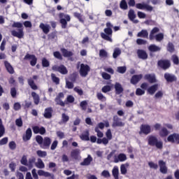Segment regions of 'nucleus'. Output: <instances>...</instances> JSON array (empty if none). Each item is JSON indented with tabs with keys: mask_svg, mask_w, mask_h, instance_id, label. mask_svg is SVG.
Segmentation results:
<instances>
[{
	"mask_svg": "<svg viewBox=\"0 0 179 179\" xmlns=\"http://www.w3.org/2000/svg\"><path fill=\"white\" fill-rule=\"evenodd\" d=\"M12 27L17 28L16 30L11 31V35L13 37H17V38H23L24 37V32L23 31V24L20 22H14L12 24Z\"/></svg>",
	"mask_w": 179,
	"mask_h": 179,
	"instance_id": "f257e3e1",
	"label": "nucleus"
},
{
	"mask_svg": "<svg viewBox=\"0 0 179 179\" xmlns=\"http://www.w3.org/2000/svg\"><path fill=\"white\" fill-rule=\"evenodd\" d=\"M149 146H155L157 149H163V141H159L156 136L150 135L148 137Z\"/></svg>",
	"mask_w": 179,
	"mask_h": 179,
	"instance_id": "f03ea898",
	"label": "nucleus"
},
{
	"mask_svg": "<svg viewBox=\"0 0 179 179\" xmlns=\"http://www.w3.org/2000/svg\"><path fill=\"white\" fill-rule=\"evenodd\" d=\"M59 23L62 24V29H66L68 26V22H71V16L64 13L59 14Z\"/></svg>",
	"mask_w": 179,
	"mask_h": 179,
	"instance_id": "7ed1b4c3",
	"label": "nucleus"
},
{
	"mask_svg": "<svg viewBox=\"0 0 179 179\" xmlns=\"http://www.w3.org/2000/svg\"><path fill=\"white\" fill-rule=\"evenodd\" d=\"M104 32L101 33V37L103 40H106V41H110L113 43V39L111 36H113V29L111 28H105L103 29Z\"/></svg>",
	"mask_w": 179,
	"mask_h": 179,
	"instance_id": "20e7f679",
	"label": "nucleus"
},
{
	"mask_svg": "<svg viewBox=\"0 0 179 179\" xmlns=\"http://www.w3.org/2000/svg\"><path fill=\"white\" fill-rule=\"evenodd\" d=\"M157 66L163 71H167L171 66V62L169 59H160L157 62Z\"/></svg>",
	"mask_w": 179,
	"mask_h": 179,
	"instance_id": "39448f33",
	"label": "nucleus"
},
{
	"mask_svg": "<svg viewBox=\"0 0 179 179\" xmlns=\"http://www.w3.org/2000/svg\"><path fill=\"white\" fill-rule=\"evenodd\" d=\"M90 71V66L87 64H81L80 68V75L83 78H86Z\"/></svg>",
	"mask_w": 179,
	"mask_h": 179,
	"instance_id": "423d86ee",
	"label": "nucleus"
},
{
	"mask_svg": "<svg viewBox=\"0 0 179 179\" xmlns=\"http://www.w3.org/2000/svg\"><path fill=\"white\" fill-rule=\"evenodd\" d=\"M52 69L55 72H59L62 75H66L68 73V69H66V67L64 64H61L60 66L54 65L52 66Z\"/></svg>",
	"mask_w": 179,
	"mask_h": 179,
	"instance_id": "0eeeda50",
	"label": "nucleus"
},
{
	"mask_svg": "<svg viewBox=\"0 0 179 179\" xmlns=\"http://www.w3.org/2000/svg\"><path fill=\"white\" fill-rule=\"evenodd\" d=\"M152 132V127L149 124H141L140 127L139 135H149Z\"/></svg>",
	"mask_w": 179,
	"mask_h": 179,
	"instance_id": "6e6552de",
	"label": "nucleus"
},
{
	"mask_svg": "<svg viewBox=\"0 0 179 179\" xmlns=\"http://www.w3.org/2000/svg\"><path fill=\"white\" fill-rule=\"evenodd\" d=\"M167 141L170 143H176V145H179V134L173 133L172 134H170L167 137Z\"/></svg>",
	"mask_w": 179,
	"mask_h": 179,
	"instance_id": "1a4fd4ad",
	"label": "nucleus"
},
{
	"mask_svg": "<svg viewBox=\"0 0 179 179\" xmlns=\"http://www.w3.org/2000/svg\"><path fill=\"white\" fill-rule=\"evenodd\" d=\"M112 127L113 128H115L117 127H125V123L121 121V118H120L118 115H114Z\"/></svg>",
	"mask_w": 179,
	"mask_h": 179,
	"instance_id": "9d476101",
	"label": "nucleus"
},
{
	"mask_svg": "<svg viewBox=\"0 0 179 179\" xmlns=\"http://www.w3.org/2000/svg\"><path fill=\"white\" fill-rule=\"evenodd\" d=\"M164 78L168 83H173V82H177V76L170 73H165L164 75Z\"/></svg>",
	"mask_w": 179,
	"mask_h": 179,
	"instance_id": "9b49d317",
	"label": "nucleus"
},
{
	"mask_svg": "<svg viewBox=\"0 0 179 179\" xmlns=\"http://www.w3.org/2000/svg\"><path fill=\"white\" fill-rule=\"evenodd\" d=\"M24 59L25 61L27 59H31V61H30L31 66H36V64H37V57H36V55H30V54L27 53L24 56Z\"/></svg>",
	"mask_w": 179,
	"mask_h": 179,
	"instance_id": "f8f14e48",
	"label": "nucleus"
},
{
	"mask_svg": "<svg viewBox=\"0 0 179 179\" xmlns=\"http://www.w3.org/2000/svg\"><path fill=\"white\" fill-rule=\"evenodd\" d=\"M37 79H38V76H33L32 78H29L27 80L28 85L32 90H37L38 89V87L34 83V80H37Z\"/></svg>",
	"mask_w": 179,
	"mask_h": 179,
	"instance_id": "ddd939ff",
	"label": "nucleus"
},
{
	"mask_svg": "<svg viewBox=\"0 0 179 179\" xmlns=\"http://www.w3.org/2000/svg\"><path fill=\"white\" fill-rule=\"evenodd\" d=\"M136 8L137 9H146V10H148V12H152V10H153V7L152 6H150L148 4H145V3H136Z\"/></svg>",
	"mask_w": 179,
	"mask_h": 179,
	"instance_id": "4468645a",
	"label": "nucleus"
},
{
	"mask_svg": "<svg viewBox=\"0 0 179 179\" xmlns=\"http://www.w3.org/2000/svg\"><path fill=\"white\" fill-rule=\"evenodd\" d=\"M143 78V75L142 74L134 75L130 80V83H131V85H138Z\"/></svg>",
	"mask_w": 179,
	"mask_h": 179,
	"instance_id": "2eb2a0df",
	"label": "nucleus"
},
{
	"mask_svg": "<svg viewBox=\"0 0 179 179\" xmlns=\"http://www.w3.org/2000/svg\"><path fill=\"white\" fill-rule=\"evenodd\" d=\"M31 136H33L31 129L28 128L25 131V134L22 136V140L24 142H27V141H30V139H31Z\"/></svg>",
	"mask_w": 179,
	"mask_h": 179,
	"instance_id": "dca6fc26",
	"label": "nucleus"
},
{
	"mask_svg": "<svg viewBox=\"0 0 179 179\" xmlns=\"http://www.w3.org/2000/svg\"><path fill=\"white\" fill-rule=\"evenodd\" d=\"M158 164L159 166V171L162 174H167V166H166V162L163 160H159L158 162Z\"/></svg>",
	"mask_w": 179,
	"mask_h": 179,
	"instance_id": "f3484780",
	"label": "nucleus"
},
{
	"mask_svg": "<svg viewBox=\"0 0 179 179\" xmlns=\"http://www.w3.org/2000/svg\"><path fill=\"white\" fill-rule=\"evenodd\" d=\"M51 145V138L50 137H45L41 148L42 149H49Z\"/></svg>",
	"mask_w": 179,
	"mask_h": 179,
	"instance_id": "a211bd4d",
	"label": "nucleus"
},
{
	"mask_svg": "<svg viewBox=\"0 0 179 179\" xmlns=\"http://www.w3.org/2000/svg\"><path fill=\"white\" fill-rule=\"evenodd\" d=\"M128 17L129 20L133 22V23H136V24L139 23V20H135V18L136 17V14H135V10L132 9L129 10L128 13Z\"/></svg>",
	"mask_w": 179,
	"mask_h": 179,
	"instance_id": "6ab92c4d",
	"label": "nucleus"
},
{
	"mask_svg": "<svg viewBox=\"0 0 179 179\" xmlns=\"http://www.w3.org/2000/svg\"><path fill=\"white\" fill-rule=\"evenodd\" d=\"M52 108L48 107L45 109V112L43 113V117L47 120H50V118H52V113H53Z\"/></svg>",
	"mask_w": 179,
	"mask_h": 179,
	"instance_id": "aec40b11",
	"label": "nucleus"
},
{
	"mask_svg": "<svg viewBox=\"0 0 179 179\" xmlns=\"http://www.w3.org/2000/svg\"><path fill=\"white\" fill-rule=\"evenodd\" d=\"M90 132L89 131L88 129H87L80 135V139L84 141H90Z\"/></svg>",
	"mask_w": 179,
	"mask_h": 179,
	"instance_id": "412c9836",
	"label": "nucleus"
},
{
	"mask_svg": "<svg viewBox=\"0 0 179 179\" xmlns=\"http://www.w3.org/2000/svg\"><path fill=\"white\" fill-rule=\"evenodd\" d=\"M4 66L8 73L10 75H13V73H15V69H13V66H12V64L9 63V62L6 60L4 61Z\"/></svg>",
	"mask_w": 179,
	"mask_h": 179,
	"instance_id": "4be33fe9",
	"label": "nucleus"
},
{
	"mask_svg": "<svg viewBox=\"0 0 179 179\" xmlns=\"http://www.w3.org/2000/svg\"><path fill=\"white\" fill-rule=\"evenodd\" d=\"M144 79L148 80L149 83H156V76L155 74H145L144 76Z\"/></svg>",
	"mask_w": 179,
	"mask_h": 179,
	"instance_id": "5701e85b",
	"label": "nucleus"
},
{
	"mask_svg": "<svg viewBox=\"0 0 179 179\" xmlns=\"http://www.w3.org/2000/svg\"><path fill=\"white\" fill-rule=\"evenodd\" d=\"M60 51L64 58H71V57H73V52L72 51L67 50L64 48H61Z\"/></svg>",
	"mask_w": 179,
	"mask_h": 179,
	"instance_id": "b1692460",
	"label": "nucleus"
},
{
	"mask_svg": "<svg viewBox=\"0 0 179 179\" xmlns=\"http://www.w3.org/2000/svg\"><path fill=\"white\" fill-rule=\"evenodd\" d=\"M137 55L140 59H148V53L144 50L138 49L137 50Z\"/></svg>",
	"mask_w": 179,
	"mask_h": 179,
	"instance_id": "393cba45",
	"label": "nucleus"
},
{
	"mask_svg": "<svg viewBox=\"0 0 179 179\" xmlns=\"http://www.w3.org/2000/svg\"><path fill=\"white\" fill-rule=\"evenodd\" d=\"M114 87L115 94H121V93L124 92V88L122 87V85L120 83H115Z\"/></svg>",
	"mask_w": 179,
	"mask_h": 179,
	"instance_id": "a878e982",
	"label": "nucleus"
},
{
	"mask_svg": "<svg viewBox=\"0 0 179 179\" xmlns=\"http://www.w3.org/2000/svg\"><path fill=\"white\" fill-rule=\"evenodd\" d=\"M39 27L45 34H48L51 29L50 24H45L44 23H41Z\"/></svg>",
	"mask_w": 179,
	"mask_h": 179,
	"instance_id": "bb28decb",
	"label": "nucleus"
},
{
	"mask_svg": "<svg viewBox=\"0 0 179 179\" xmlns=\"http://www.w3.org/2000/svg\"><path fill=\"white\" fill-rule=\"evenodd\" d=\"M127 160V155L124 153H120L117 156H115L114 162L118 163V162H125Z\"/></svg>",
	"mask_w": 179,
	"mask_h": 179,
	"instance_id": "cd10ccee",
	"label": "nucleus"
},
{
	"mask_svg": "<svg viewBox=\"0 0 179 179\" xmlns=\"http://www.w3.org/2000/svg\"><path fill=\"white\" fill-rule=\"evenodd\" d=\"M169 134L170 131L166 127L161 128V130L159 131V135L161 138H166V136H169Z\"/></svg>",
	"mask_w": 179,
	"mask_h": 179,
	"instance_id": "c85d7f7f",
	"label": "nucleus"
},
{
	"mask_svg": "<svg viewBox=\"0 0 179 179\" xmlns=\"http://www.w3.org/2000/svg\"><path fill=\"white\" fill-rule=\"evenodd\" d=\"M93 162V158L91 155H88L87 158L84 159L83 162L80 163V166H90Z\"/></svg>",
	"mask_w": 179,
	"mask_h": 179,
	"instance_id": "c756f323",
	"label": "nucleus"
},
{
	"mask_svg": "<svg viewBox=\"0 0 179 179\" xmlns=\"http://www.w3.org/2000/svg\"><path fill=\"white\" fill-rule=\"evenodd\" d=\"M159 88V85L157 84H155L150 87L148 90L147 92L149 94H153L154 93H156V91Z\"/></svg>",
	"mask_w": 179,
	"mask_h": 179,
	"instance_id": "7c9ffc66",
	"label": "nucleus"
},
{
	"mask_svg": "<svg viewBox=\"0 0 179 179\" xmlns=\"http://www.w3.org/2000/svg\"><path fill=\"white\" fill-rule=\"evenodd\" d=\"M79 149L73 150L71 152V157L74 159V160H78V159H79Z\"/></svg>",
	"mask_w": 179,
	"mask_h": 179,
	"instance_id": "2f4dec72",
	"label": "nucleus"
},
{
	"mask_svg": "<svg viewBox=\"0 0 179 179\" xmlns=\"http://www.w3.org/2000/svg\"><path fill=\"white\" fill-rule=\"evenodd\" d=\"M137 37H143V38H148L149 37V33L145 29H142L138 33Z\"/></svg>",
	"mask_w": 179,
	"mask_h": 179,
	"instance_id": "473e14b6",
	"label": "nucleus"
},
{
	"mask_svg": "<svg viewBox=\"0 0 179 179\" xmlns=\"http://www.w3.org/2000/svg\"><path fill=\"white\" fill-rule=\"evenodd\" d=\"M31 96L33 97L34 104H36V106L38 105V103H40V96H38V94H37V93H36L35 92H32Z\"/></svg>",
	"mask_w": 179,
	"mask_h": 179,
	"instance_id": "72a5a7b5",
	"label": "nucleus"
},
{
	"mask_svg": "<svg viewBox=\"0 0 179 179\" xmlns=\"http://www.w3.org/2000/svg\"><path fill=\"white\" fill-rule=\"evenodd\" d=\"M148 50L150 52H157V51H160L161 48L156 45H150L148 47Z\"/></svg>",
	"mask_w": 179,
	"mask_h": 179,
	"instance_id": "f704fd0d",
	"label": "nucleus"
},
{
	"mask_svg": "<svg viewBox=\"0 0 179 179\" xmlns=\"http://www.w3.org/2000/svg\"><path fill=\"white\" fill-rule=\"evenodd\" d=\"M112 174L115 179H119L120 171L118 170V167L115 166L112 170Z\"/></svg>",
	"mask_w": 179,
	"mask_h": 179,
	"instance_id": "c9c22d12",
	"label": "nucleus"
},
{
	"mask_svg": "<svg viewBox=\"0 0 179 179\" xmlns=\"http://www.w3.org/2000/svg\"><path fill=\"white\" fill-rule=\"evenodd\" d=\"M38 176H40L41 177H51V173H50L49 172H45L43 170H38Z\"/></svg>",
	"mask_w": 179,
	"mask_h": 179,
	"instance_id": "e433bc0d",
	"label": "nucleus"
},
{
	"mask_svg": "<svg viewBox=\"0 0 179 179\" xmlns=\"http://www.w3.org/2000/svg\"><path fill=\"white\" fill-rule=\"evenodd\" d=\"M120 8L123 10H127V9H128V3H127V1L122 0L120 3Z\"/></svg>",
	"mask_w": 179,
	"mask_h": 179,
	"instance_id": "4c0bfd02",
	"label": "nucleus"
},
{
	"mask_svg": "<svg viewBox=\"0 0 179 179\" xmlns=\"http://www.w3.org/2000/svg\"><path fill=\"white\" fill-rule=\"evenodd\" d=\"M171 61L174 65H179V57L177 55H173L171 56Z\"/></svg>",
	"mask_w": 179,
	"mask_h": 179,
	"instance_id": "58836bf2",
	"label": "nucleus"
},
{
	"mask_svg": "<svg viewBox=\"0 0 179 179\" xmlns=\"http://www.w3.org/2000/svg\"><path fill=\"white\" fill-rule=\"evenodd\" d=\"M34 163H36V157H32L29 158L28 160V167H29V169H33V164H34Z\"/></svg>",
	"mask_w": 179,
	"mask_h": 179,
	"instance_id": "ea45409f",
	"label": "nucleus"
},
{
	"mask_svg": "<svg viewBox=\"0 0 179 179\" xmlns=\"http://www.w3.org/2000/svg\"><path fill=\"white\" fill-rule=\"evenodd\" d=\"M53 56L55 57V58L59 59V61H62L64 59V58L62 57V55L61 54V52H59V51L54 52Z\"/></svg>",
	"mask_w": 179,
	"mask_h": 179,
	"instance_id": "a19ab883",
	"label": "nucleus"
},
{
	"mask_svg": "<svg viewBox=\"0 0 179 179\" xmlns=\"http://www.w3.org/2000/svg\"><path fill=\"white\" fill-rule=\"evenodd\" d=\"M5 135V127L2 124V119L0 118V138H2Z\"/></svg>",
	"mask_w": 179,
	"mask_h": 179,
	"instance_id": "79ce46f5",
	"label": "nucleus"
},
{
	"mask_svg": "<svg viewBox=\"0 0 179 179\" xmlns=\"http://www.w3.org/2000/svg\"><path fill=\"white\" fill-rule=\"evenodd\" d=\"M55 103L57 104V106H61V107H65V102H63L61 98H58V96H56L55 99Z\"/></svg>",
	"mask_w": 179,
	"mask_h": 179,
	"instance_id": "37998d69",
	"label": "nucleus"
},
{
	"mask_svg": "<svg viewBox=\"0 0 179 179\" xmlns=\"http://www.w3.org/2000/svg\"><path fill=\"white\" fill-rule=\"evenodd\" d=\"M42 66L43 68H48L50 66V61L45 57L42 59Z\"/></svg>",
	"mask_w": 179,
	"mask_h": 179,
	"instance_id": "c03bdc74",
	"label": "nucleus"
},
{
	"mask_svg": "<svg viewBox=\"0 0 179 179\" xmlns=\"http://www.w3.org/2000/svg\"><path fill=\"white\" fill-rule=\"evenodd\" d=\"M96 97L100 101H106L107 100V98H106V96H104L101 92H98L96 94Z\"/></svg>",
	"mask_w": 179,
	"mask_h": 179,
	"instance_id": "a18cd8bd",
	"label": "nucleus"
},
{
	"mask_svg": "<svg viewBox=\"0 0 179 179\" xmlns=\"http://www.w3.org/2000/svg\"><path fill=\"white\" fill-rule=\"evenodd\" d=\"M38 169H44L45 167V164L41 159H38V163L36 164Z\"/></svg>",
	"mask_w": 179,
	"mask_h": 179,
	"instance_id": "49530a36",
	"label": "nucleus"
},
{
	"mask_svg": "<svg viewBox=\"0 0 179 179\" xmlns=\"http://www.w3.org/2000/svg\"><path fill=\"white\" fill-rule=\"evenodd\" d=\"M176 49L174 48V44H173V43L171 42H169L167 45V51H169V52L172 53Z\"/></svg>",
	"mask_w": 179,
	"mask_h": 179,
	"instance_id": "de8ad7c7",
	"label": "nucleus"
},
{
	"mask_svg": "<svg viewBox=\"0 0 179 179\" xmlns=\"http://www.w3.org/2000/svg\"><path fill=\"white\" fill-rule=\"evenodd\" d=\"M50 76H51L52 80V82H54V83H55L56 85H59V78L56 77L55 74H54V73H51Z\"/></svg>",
	"mask_w": 179,
	"mask_h": 179,
	"instance_id": "09e8293b",
	"label": "nucleus"
},
{
	"mask_svg": "<svg viewBox=\"0 0 179 179\" xmlns=\"http://www.w3.org/2000/svg\"><path fill=\"white\" fill-rule=\"evenodd\" d=\"M121 55V50H120V48H117L115 49L113 54V58H118V56Z\"/></svg>",
	"mask_w": 179,
	"mask_h": 179,
	"instance_id": "8fccbe9b",
	"label": "nucleus"
},
{
	"mask_svg": "<svg viewBox=\"0 0 179 179\" xmlns=\"http://www.w3.org/2000/svg\"><path fill=\"white\" fill-rule=\"evenodd\" d=\"M108 55V54L105 50L101 49L99 50V57H101V58H107Z\"/></svg>",
	"mask_w": 179,
	"mask_h": 179,
	"instance_id": "3c124183",
	"label": "nucleus"
},
{
	"mask_svg": "<svg viewBox=\"0 0 179 179\" xmlns=\"http://www.w3.org/2000/svg\"><path fill=\"white\" fill-rule=\"evenodd\" d=\"M101 92L103 93H108V92H111V86L110 85H105L102 87Z\"/></svg>",
	"mask_w": 179,
	"mask_h": 179,
	"instance_id": "603ef678",
	"label": "nucleus"
},
{
	"mask_svg": "<svg viewBox=\"0 0 179 179\" xmlns=\"http://www.w3.org/2000/svg\"><path fill=\"white\" fill-rule=\"evenodd\" d=\"M36 141L37 143H38V145H40V147L41 148V145H43V142L44 141V138H43V136H36Z\"/></svg>",
	"mask_w": 179,
	"mask_h": 179,
	"instance_id": "864d4df0",
	"label": "nucleus"
},
{
	"mask_svg": "<svg viewBox=\"0 0 179 179\" xmlns=\"http://www.w3.org/2000/svg\"><path fill=\"white\" fill-rule=\"evenodd\" d=\"M164 38V34L159 33L155 36V40L157 41H162Z\"/></svg>",
	"mask_w": 179,
	"mask_h": 179,
	"instance_id": "5fc2aeb1",
	"label": "nucleus"
},
{
	"mask_svg": "<svg viewBox=\"0 0 179 179\" xmlns=\"http://www.w3.org/2000/svg\"><path fill=\"white\" fill-rule=\"evenodd\" d=\"M21 164H23V166H28L27 163V157L26 155H23L21 160H20Z\"/></svg>",
	"mask_w": 179,
	"mask_h": 179,
	"instance_id": "6e6d98bb",
	"label": "nucleus"
},
{
	"mask_svg": "<svg viewBox=\"0 0 179 179\" xmlns=\"http://www.w3.org/2000/svg\"><path fill=\"white\" fill-rule=\"evenodd\" d=\"M17 94V91L16 90L15 87H12L10 89V95L13 99H15L16 95Z\"/></svg>",
	"mask_w": 179,
	"mask_h": 179,
	"instance_id": "4d7b16f0",
	"label": "nucleus"
},
{
	"mask_svg": "<svg viewBox=\"0 0 179 179\" xmlns=\"http://www.w3.org/2000/svg\"><path fill=\"white\" fill-rule=\"evenodd\" d=\"M36 154L38 155V157H45V156H47V152L42 150L36 151Z\"/></svg>",
	"mask_w": 179,
	"mask_h": 179,
	"instance_id": "13d9d810",
	"label": "nucleus"
},
{
	"mask_svg": "<svg viewBox=\"0 0 179 179\" xmlns=\"http://www.w3.org/2000/svg\"><path fill=\"white\" fill-rule=\"evenodd\" d=\"M101 76L105 80H110L111 79V76L106 72H103Z\"/></svg>",
	"mask_w": 179,
	"mask_h": 179,
	"instance_id": "bf43d9fd",
	"label": "nucleus"
},
{
	"mask_svg": "<svg viewBox=\"0 0 179 179\" xmlns=\"http://www.w3.org/2000/svg\"><path fill=\"white\" fill-rule=\"evenodd\" d=\"M117 71L119 73H125L127 72V66H119Z\"/></svg>",
	"mask_w": 179,
	"mask_h": 179,
	"instance_id": "052dcab7",
	"label": "nucleus"
},
{
	"mask_svg": "<svg viewBox=\"0 0 179 179\" xmlns=\"http://www.w3.org/2000/svg\"><path fill=\"white\" fill-rule=\"evenodd\" d=\"M48 37H49V39H50V40H55V38H57V31H55L50 33V34L48 35Z\"/></svg>",
	"mask_w": 179,
	"mask_h": 179,
	"instance_id": "680f3d73",
	"label": "nucleus"
},
{
	"mask_svg": "<svg viewBox=\"0 0 179 179\" xmlns=\"http://www.w3.org/2000/svg\"><path fill=\"white\" fill-rule=\"evenodd\" d=\"M8 148L10 150H15L16 149V143L15 141H10L8 143Z\"/></svg>",
	"mask_w": 179,
	"mask_h": 179,
	"instance_id": "e2e57ef3",
	"label": "nucleus"
},
{
	"mask_svg": "<svg viewBox=\"0 0 179 179\" xmlns=\"http://www.w3.org/2000/svg\"><path fill=\"white\" fill-rule=\"evenodd\" d=\"M80 106L81 107L82 110H86V108H87V101H81L80 103Z\"/></svg>",
	"mask_w": 179,
	"mask_h": 179,
	"instance_id": "0e129e2a",
	"label": "nucleus"
},
{
	"mask_svg": "<svg viewBox=\"0 0 179 179\" xmlns=\"http://www.w3.org/2000/svg\"><path fill=\"white\" fill-rule=\"evenodd\" d=\"M74 17H76V19H78L79 22H83V19L82 18V14L79 13H73Z\"/></svg>",
	"mask_w": 179,
	"mask_h": 179,
	"instance_id": "69168bd1",
	"label": "nucleus"
},
{
	"mask_svg": "<svg viewBox=\"0 0 179 179\" xmlns=\"http://www.w3.org/2000/svg\"><path fill=\"white\" fill-rule=\"evenodd\" d=\"M62 122H68L69 121V116L65 113L62 114Z\"/></svg>",
	"mask_w": 179,
	"mask_h": 179,
	"instance_id": "338daca9",
	"label": "nucleus"
},
{
	"mask_svg": "<svg viewBox=\"0 0 179 179\" xmlns=\"http://www.w3.org/2000/svg\"><path fill=\"white\" fill-rule=\"evenodd\" d=\"M73 83L69 81V80H66V89H73Z\"/></svg>",
	"mask_w": 179,
	"mask_h": 179,
	"instance_id": "774afa93",
	"label": "nucleus"
}]
</instances>
